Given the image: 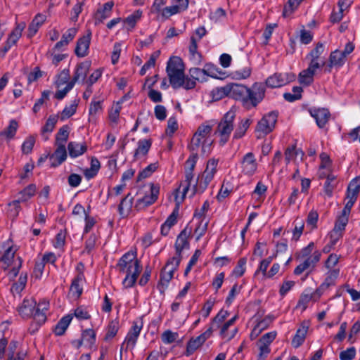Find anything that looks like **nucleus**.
<instances>
[{"label": "nucleus", "mask_w": 360, "mask_h": 360, "mask_svg": "<svg viewBox=\"0 0 360 360\" xmlns=\"http://www.w3.org/2000/svg\"><path fill=\"white\" fill-rule=\"evenodd\" d=\"M309 326L310 323L309 321H304L300 323L291 342L293 347L298 348L304 343Z\"/></svg>", "instance_id": "nucleus-18"}, {"label": "nucleus", "mask_w": 360, "mask_h": 360, "mask_svg": "<svg viewBox=\"0 0 360 360\" xmlns=\"http://www.w3.org/2000/svg\"><path fill=\"white\" fill-rule=\"evenodd\" d=\"M197 39L194 36L191 37V42L188 46V51L191 56V59L195 62L200 61V54L198 52Z\"/></svg>", "instance_id": "nucleus-55"}, {"label": "nucleus", "mask_w": 360, "mask_h": 360, "mask_svg": "<svg viewBox=\"0 0 360 360\" xmlns=\"http://www.w3.org/2000/svg\"><path fill=\"white\" fill-rule=\"evenodd\" d=\"M77 105L78 101L75 100L69 105L65 106L58 115L60 120L64 121L72 116L76 112Z\"/></svg>", "instance_id": "nucleus-43"}, {"label": "nucleus", "mask_w": 360, "mask_h": 360, "mask_svg": "<svg viewBox=\"0 0 360 360\" xmlns=\"http://www.w3.org/2000/svg\"><path fill=\"white\" fill-rule=\"evenodd\" d=\"M314 75L306 70L301 71L298 75L299 82L304 86H309L314 82Z\"/></svg>", "instance_id": "nucleus-61"}, {"label": "nucleus", "mask_w": 360, "mask_h": 360, "mask_svg": "<svg viewBox=\"0 0 360 360\" xmlns=\"http://www.w3.org/2000/svg\"><path fill=\"white\" fill-rule=\"evenodd\" d=\"M152 142L150 139H141L138 141L134 157L139 158L146 155L151 147Z\"/></svg>", "instance_id": "nucleus-39"}, {"label": "nucleus", "mask_w": 360, "mask_h": 360, "mask_svg": "<svg viewBox=\"0 0 360 360\" xmlns=\"http://www.w3.org/2000/svg\"><path fill=\"white\" fill-rule=\"evenodd\" d=\"M338 275L339 270L333 269L329 271L324 282L316 291V294H317L318 297H320L325 290L328 288L330 285H333L335 284V281L338 278Z\"/></svg>", "instance_id": "nucleus-31"}, {"label": "nucleus", "mask_w": 360, "mask_h": 360, "mask_svg": "<svg viewBox=\"0 0 360 360\" xmlns=\"http://www.w3.org/2000/svg\"><path fill=\"white\" fill-rule=\"evenodd\" d=\"M324 51V45L322 43H318L316 47L311 51L307 56L311 61L321 62L320 56Z\"/></svg>", "instance_id": "nucleus-56"}, {"label": "nucleus", "mask_w": 360, "mask_h": 360, "mask_svg": "<svg viewBox=\"0 0 360 360\" xmlns=\"http://www.w3.org/2000/svg\"><path fill=\"white\" fill-rule=\"evenodd\" d=\"M320 160L321 164L317 173L319 179H323L336 175L334 172L332 160L326 153H322L320 155Z\"/></svg>", "instance_id": "nucleus-17"}, {"label": "nucleus", "mask_w": 360, "mask_h": 360, "mask_svg": "<svg viewBox=\"0 0 360 360\" xmlns=\"http://www.w3.org/2000/svg\"><path fill=\"white\" fill-rule=\"evenodd\" d=\"M58 119H59L58 115H50L49 117V118L47 119L45 125L42 127L41 132L42 133L51 132L53 130Z\"/></svg>", "instance_id": "nucleus-59"}, {"label": "nucleus", "mask_w": 360, "mask_h": 360, "mask_svg": "<svg viewBox=\"0 0 360 360\" xmlns=\"http://www.w3.org/2000/svg\"><path fill=\"white\" fill-rule=\"evenodd\" d=\"M143 326V323L141 319H136L133 321L132 326L127 332L121 346V351L124 349V348H125V350L131 351L135 348Z\"/></svg>", "instance_id": "nucleus-9"}, {"label": "nucleus", "mask_w": 360, "mask_h": 360, "mask_svg": "<svg viewBox=\"0 0 360 360\" xmlns=\"http://www.w3.org/2000/svg\"><path fill=\"white\" fill-rule=\"evenodd\" d=\"M180 186L182 189L179 190L178 192H181V198L176 197L179 202H183L188 191H191V196L193 195L196 192L197 181L194 179L193 172H185V180L181 183Z\"/></svg>", "instance_id": "nucleus-12"}, {"label": "nucleus", "mask_w": 360, "mask_h": 360, "mask_svg": "<svg viewBox=\"0 0 360 360\" xmlns=\"http://www.w3.org/2000/svg\"><path fill=\"white\" fill-rule=\"evenodd\" d=\"M101 168V164L96 158H92L91 160V166L84 172V175L87 179L94 178L98 172Z\"/></svg>", "instance_id": "nucleus-49"}, {"label": "nucleus", "mask_w": 360, "mask_h": 360, "mask_svg": "<svg viewBox=\"0 0 360 360\" xmlns=\"http://www.w3.org/2000/svg\"><path fill=\"white\" fill-rule=\"evenodd\" d=\"M251 120L250 119L241 120L233 134V138L238 139L242 138L245 134L248 129L250 127Z\"/></svg>", "instance_id": "nucleus-46"}, {"label": "nucleus", "mask_w": 360, "mask_h": 360, "mask_svg": "<svg viewBox=\"0 0 360 360\" xmlns=\"http://www.w3.org/2000/svg\"><path fill=\"white\" fill-rule=\"evenodd\" d=\"M57 148L54 153L50 156L51 166L56 167L61 165L67 158V150L65 146L62 144L56 145Z\"/></svg>", "instance_id": "nucleus-26"}, {"label": "nucleus", "mask_w": 360, "mask_h": 360, "mask_svg": "<svg viewBox=\"0 0 360 360\" xmlns=\"http://www.w3.org/2000/svg\"><path fill=\"white\" fill-rule=\"evenodd\" d=\"M345 58L343 57L341 51L335 50L331 52L329 58V66L332 67H342L345 63Z\"/></svg>", "instance_id": "nucleus-41"}, {"label": "nucleus", "mask_w": 360, "mask_h": 360, "mask_svg": "<svg viewBox=\"0 0 360 360\" xmlns=\"http://www.w3.org/2000/svg\"><path fill=\"white\" fill-rule=\"evenodd\" d=\"M212 131V127L210 124H202L200 125L191 139L190 143L191 150L196 151L201 148L202 154H209L210 153V146L212 143V140L210 138Z\"/></svg>", "instance_id": "nucleus-3"}, {"label": "nucleus", "mask_w": 360, "mask_h": 360, "mask_svg": "<svg viewBox=\"0 0 360 360\" xmlns=\"http://www.w3.org/2000/svg\"><path fill=\"white\" fill-rule=\"evenodd\" d=\"M113 6L114 3L112 1H108L101 8H98L95 15L96 22H103L105 19L110 18Z\"/></svg>", "instance_id": "nucleus-34"}, {"label": "nucleus", "mask_w": 360, "mask_h": 360, "mask_svg": "<svg viewBox=\"0 0 360 360\" xmlns=\"http://www.w3.org/2000/svg\"><path fill=\"white\" fill-rule=\"evenodd\" d=\"M103 99L98 100L96 96H94L89 107V121L95 122L98 115L103 112Z\"/></svg>", "instance_id": "nucleus-25"}, {"label": "nucleus", "mask_w": 360, "mask_h": 360, "mask_svg": "<svg viewBox=\"0 0 360 360\" xmlns=\"http://www.w3.org/2000/svg\"><path fill=\"white\" fill-rule=\"evenodd\" d=\"M91 32L88 30L86 34L80 37L77 42L75 48V54L78 57L83 58L88 55L89 45L91 42Z\"/></svg>", "instance_id": "nucleus-21"}, {"label": "nucleus", "mask_w": 360, "mask_h": 360, "mask_svg": "<svg viewBox=\"0 0 360 360\" xmlns=\"http://www.w3.org/2000/svg\"><path fill=\"white\" fill-rule=\"evenodd\" d=\"M123 103V100H120V101L114 103L111 108L109 110V119L111 122L114 123H117L119 117L120 113L122 110V103Z\"/></svg>", "instance_id": "nucleus-51"}, {"label": "nucleus", "mask_w": 360, "mask_h": 360, "mask_svg": "<svg viewBox=\"0 0 360 360\" xmlns=\"http://www.w3.org/2000/svg\"><path fill=\"white\" fill-rule=\"evenodd\" d=\"M95 342L96 333L93 329L84 330L82 333L81 339L74 342L77 347L84 345L87 348H91L95 345Z\"/></svg>", "instance_id": "nucleus-24"}, {"label": "nucleus", "mask_w": 360, "mask_h": 360, "mask_svg": "<svg viewBox=\"0 0 360 360\" xmlns=\"http://www.w3.org/2000/svg\"><path fill=\"white\" fill-rule=\"evenodd\" d=\"M117 267L120 273L126 274L122 281L124 288H131L136 283L141 271L140 262L136 257V251L125 253L119 260Z\"/></svg>", "instance_id": "nucleus-1"}, {"label": "nucleus", "mask_w": 360, "mask_h": 360, "mask_svg": "<svg viewBox=\"0 0 360 360\" xmlns=\"http://www.w3.org/2000/svg\"><path fill=\"white\" fill-rule=\"evenodd\" d=\"M181 257L174 255L167 262L160 274V280L158 284V288L161 293H164L167 288L170 281L174 278V274L177 270Z\"/></svg>", "instance_id": "nucleus-5"}, {"label": "nucleus", "mask_w": 360, "mask_h": 360, "mask_svg": "<svg viewBox=\"0 0 360 360\" xmlns=\"http://www.w3.org/2000/svg\"><path fill=\"white\" fill-rule=\"evenodd\" d=\"M295 75L290 72L275 73L266 80V85L271 88H279L294 81Z\"/></svg>", "instance_id": "nucleus-11"}, {"label": "nucleus", "mask_w": 360, "mask_h": 360, "mask_svg": "<svg viewBox=\"0 0 360 360\" xmlns=\"http://www.w3.org/2000/svg\"><path fill=\"white\" fill-rule=\"evenodd\" d=\"M147 186L148 190L146 191L144 195L138 198L136 201L134 207L139 211L151 205L158 198L160 193L159 184L150 183Z\"/></svg>", "instance_id": "nucleus-8"}, {"label": "nucleus", "mask_w": 360, "mask_h": 360, "mask_svg": "<svg viewBox=\"0 0 360 360\" xmlns=\"http://www.w3.org/2000/svg\"><path fill=\"white\" fill-rule=\"evenodd\" d=\"M326 180L324 183L323 191L324 193L329 198L333 195V190L337 186V175L330 176V177L325 178Z\"/></svg>", "instance_id": "nucleus-47"}, {"label": "nucleus", "mask_w": 360, "mask_h": 360, "mask_svg": "<svg viewBox=\"0 0 360 360\" xmlns=\"http://www.w3.org/2000/svg\"><path fill=\"white\" fill-rule=\"evenodd\" d=\"M212 327L210 326L204 333L196 338H191L187 343L186 355L190 356L196 349L201 347L203 343L211 337L212 334Z\"/></svg>", "instance_id": "nucleus-13"}, {"label": "nucleus", "mask_w": 360, "mask_h": 360, "mask_svg": "<svg viewBox=\"0 0 360 360\" xmlns=\"http://www.w3.org/2000/svg\"><path fill=\"white\" fill-rule=\"evenodd\" d=\"M20 200H15L8 204L7 214L11 219H15L21 210L20 206Z\"/></svg>", "instance_id": "nucleus-52"}, {"label": "nucleus", "mask_w": 360, "mask_h": 360, "mask_svg": "<svg viewBox=\"0 0 360 360\" xmlns=\"http://www.w3.org/2000/svg\"><path fill=\"white\" fill-rule=\"evenodd\" d=\"M19 127L18 122L12 119L9 121L8 125L0 131V141L9 142L13 139Z\"/></svg>", "instance_id": "nucleus-23"}, {"label": "nucleus", "mask_w": 360, "mask_h": 360, "mask_svg": "<svg viewBox=\"0 0 360 360\" xmlns=\"http://www.w3.org/2000/svg\"><path fill=\"white\" fill-rule=\"evenodd\" d=\"M276 335V331H271L262 335L258 343L259 351H262L263 349H266L268 352H270L271 349L269 345L275 340Z\"/></svg>", "instance_id": "nucleus-37"}, {"label": "nucleus", "mask_w": 360, "mask_h": 360, "mask_svg": "<svg viewBox=\"0 0 360 360\" xmlns=\"http://www.w3.org/2000/svg\"><path fill=\"white\" fill-rule=\"evenodd\" d=\"M37 188L35 184H30L19 193L20 198L18 200L25 202L35 195Z\"/></svg>", "instance_id": "nucleus-50"}, {"label": "nucleus", "mask_w": 360, "mask_h": 360, "mask_svg": "<svg viewBox=\"0 0 360 360\" xmlns=\"http://www.w3.org/2000/svg\"><path fill=\"white\" fill-rule=\"evenodd\" d=\"M236 319L237 316H235L226 321L221 326L220 330V335L223 339H225L226 340H230L235 337L238 332L237 328L233 327V328L231 330H229V328L233 326Z\"/></svg>", "instance_id": "nucleus-28"}, {"label": "nucleus", "mask_w": 360, "mask_h": 360, "mask_svg": "<svg viewBox=\"0 0 360 360\" xmlns=\"http://www.w3.org/2000/svg\"><path fill=\"white\" fill-rule=\"evenodd\" d=\"M70 134V128L67 125H64L60 127L56 135V145L62 144L65 146V143L68 139Z\"/></svg>", "instance_id": "nucleus-48"}, {"label": "nucleus", "mask_w": 360, "mask_h": 360, "mask_svg": "<svg viewBox=\"0 0 360 360\" xmlns=\"http://www.w3.org/2000/svg\"><path fill=\"white\" fill-rule=\"evenodd\" d=\"M218 160L212 158L207 161L206 168L200 179V186L205 188L207 185L212 181L217 172L218 165Z\"/></svg>", "instance_id": "nucleus-14"}, {"label": "nucleus", "mask_w": 360, "mask_h": 360, "mask_svg": "<svg viewBox=\"0 0 360 360\" xmlns=\"http://www.w3.org/2000/svg\"><path fill=\"white\" fill-rule=\"evenodd\" d=\"M68 150L70 156L72 158H76L82 155L86 151L87 146L84 142L71 141L68 145Z\"/></svg>", "instance_id": "nucleus-32"}, {"label": "nucleus", "mask_w": 360, "mask_h": 360, "mask_svg": "<svg viewBox=\"0 0 360 360\" xmlns=\"http://www.w3.org/2000/svg\"><path fill=\"white\" fill-rule=\"evenodd\" d=\"M321 253L319 250H315L310 256L306 257L304 260L309 267L313 269L316 263H318L321 259Z\"/></svg>", "instance_id": "nucleus-62"}, {"label": "nucleus", "mask_w": 360, "mask_h": 360, "mask_svg": "<svg viewBox=\"0 0 360 360\" xmlns=\"http://www.w3.org/2000/svg\"><path fill=\"white\" fill-rule=\"evenodd\" d=\"M294 228L292 231V240H298L302 236L304 227V223L302 219H296L294 223Z\"/></svg>", "instance_id": "nucleus-54"}, {"label": "nucleus", "mask_w": 360, "mask_h": 360, "mask_svg": "<svg viewBox=\"0 0 360 360\" xmlns=\"http://www.w3.org/2000/svg\"><path fill=\"white\" fill-rule=\"evenodd\" d=\"M35 136L30 135L28 136L23 141L21 146V150L23 154H29L32 152L33 147L35 144Z\"/></svg>", "instance_id": "nucleus-57"}, {"label": "nucleus", "mask_w": 360, "mask_h": 360, "mask_svg": "<svg viewBox=\"0 0 360 360\" xmlns=\"http://www.w3.org/2000/svg\"><path fill=\"white\" fill-rule=\"evenodd\" d=\"M210 96L213 101H219L228 96L227 86L217 87L210 92Z\"/></svg>", "instance_id": "nucleus-58"}, {"label": "nucleus", "mask_w": 360, "mask_h": 360, "mask_svg": "<svg viewBox=\"0 0 360 360\" xmlns=\"http://www.w3.org/2000/svg\"><path fill=\"white\" fill-rule=\"evenodd\" d=\"M191 231L184 229L177 236L175 243L176 255L181 256L183 250L188 248L189 243L188 241Z\"/></svg>", "instance_id": "nucleus-29"}, {"label": "nucleus", "mask_w": 360, "mask_h": 360, "mask_svg": "<svg viewBox=\"0 0 360 360\" xmlns=\"http://www.w3.org/2000/svg\"><path fill=\"white\" fill-rule=\"evenodd\" d=\"M120 329V323L117 319L112 320L105 329V335L104 340L106 342L110 341L115 338Z\"/></svg>", "instance_id": "nucleus-38"}, {"label": "nucleus", "mask_w": 360, "mask_h": 360, "mask_svg": "<svg viewBox=\"0 0 360 360\" xmlns=\"http://www.w3.org/2000/svg\"><path fill=\"white\" fill-rule=\"evenodd\" d=\"M54 85L58 89L55 94V97L57 99H63L75 86L72 79L70 80L69 70H63L56 77Z\"/></svg>", "instance_id": "nucleus-7"}, {"label": "nucleus", "mask_w": 360, "mask_h": 360, "mask_svg": "<svg viewBox=\"0 0 360 360\" xmlns=\"http://www.w3.org/2000/svg\"><path fill=\"white\" fill-rule=\"evenodd\" d=\"M278 117V113L271 112L265 115L257 122L255 132L257 138L264 136L273 131L275 127Z\"/></svg>", "instance_id": "nucleus-10"}, {"label": "nucleus", "mask_w": 360, "mask_h": 360, "mask_svg": "<svg viewBox=\"0 0 360 360\" xmlns=\"http://www.w3.org/2000/svg\"><path fill=\"white\" fill-rule=\"evenodd\" d=\"M158 163H152L144 168L141 172H139L137 180L141 181L146 178H148L152 175V174L157 169Z\"/></svg>", "instance_id": "nucleus-60"}, {"label": "nucleus", "mask_w": 360, "mask_h": 360, "mask_svg": "<svg viewBox=\"0 0 360 360\" xmlns=\"http://www.w3.org/2000/svg\"><path fill=\"white\" fill-rule=\"evenodd\" d=\"M134 198L131 195L130 193H128L120 202L118 206V212L120 215L122 217H127L130 213L132 205H133Z\"/></svg>", "instance_id": "nucleus-35"}, {"label": "nucleus", "mask_w": 360, "mask_h": 360, "mask_svg": "<svg viewBox=\"0 0 360 360\" xmlns=\"http://www.w3.org/2000/svg\"><path fill=\"white\" fill-rule=\"evenodd\" d=\"M166 72L169 83L174 89L179 88L184 75V65L182 60L177 56H173L167 61Z\"/></svg>", "instance_id": "nucleus-4"}, {"label": "nucleus", "mask_w": 360, "mask_h": 360, "mask_svg": "<svg viewBox=\"0 0 360 360\" xmlns=\"http://www.w3.org/2000/svg\"><path fill=\"white\" fill-rule=\"evenodd\" d=\"M72 317L71 315L63 316L55 327L54 332L56 335H62L64 334L69 326Z\"/></svg>", "instance_id": "nucleus-42"}, {"label": "nucleus", "mask_w": 360, "mask_h": 360, "mask_svg": "<svg viewBox=\"0 0 360 360\" xmlns=\"http://www.w3.org/2000/svg\"><path fill=\"white\" fill-rule=\"evenodd\" d=\"M360 191V178L352 179L347 190L346 203L354 205Z\"/></svg>", "instance_id": "nucleus-20"}, {"label": "nucleus", "mask_w": 360, "mask_h": 360, "mask_svg": "<svg viewBox=\"0 0 360 360\" xmlns=\"http://www.w3.org/2000/svg\"><path fill=\"white\" fill-rule=\"evenodd\" d=\"M15 252L16 249L12 240H7L0 243V262L3 263L5 269L13 264V267L9 272L13 278L18 275L22 265L21 258L20 257L15 258Z\"/></svg>", "instance_id": "nucleus-2"}, {"label": "nucleus", "mask_w": 360, "mask_h": 360, "mask_svg": "<svg viewBox=\"0 0 360 360\" xmlns=\"http://www.w3.org/2000/svg\"><path fill=\"white\" fill-rule=\"evenodd\" d=\"M236 117L235 111L230 110L223 117L219 122L216 133L220 136V143L225 144L233 129V122Z\"/></svg>", "instance_id": "nucleus-6"}, {"label": "nucleus", "mask_w": 360, "mask_h": 360, "mask_svg": "<svg viewBox=\"0 0 360 360\" xmlns=\"http://www.w3.org/2000/svg\"><path fill=\"white\" fill-rule=\"evenodd\" d=\"M142 11L136 10L126 18L122 20V28L127 32L132 31L136 25V23L141 20Z\"/></svg>", "instance_id": "nucleus-30"}, {"label": "nucleus", "mask_w": 360, "mask_h": 360, "mask_svg": "<svg viewBox=\"0 0 360 360\" xmlns=\"http://www.w3.org/2000/svg\"><path fill=\"white\" fill-rule=\"evenodd\" d=\"M265 86L263 84L255 83L252 88H248L245 101H250L252 106H256L264 97Z\"/></svg>", "instance_id": "nucleus-15"}, {"label": "nucleus", "mask_w": 360, "mask_h": 360, "mask_svg": "<svg viewBox=\"0 0 360 360\" xmlns=\"http://www.w3.org/2000/svg\"><path fill=\"white\" fill-rule=\"evenodd\" d=\"M36 307V302L32 298H25L22 303L18 307V312L23 318H28L32 316Z\"/></svg>", "instance_id": "nucleus-27"}, {"label": "nucleus", "mask_w": 360, "mask_h": 360, "mask_svg": "<svg viewBox=\"0 0 360 360\" xmlns=\"http://www.w3.org/2000/svg\"><path fill=\"white\" fill-rule=\"evenodd\" d=\"M226 86L229 97L245 101L246 94L248 92V88L247 86L234 83L229 84Z\"/></svg>", "instance_id": "nucleus-19"}, {"label": "nucleus", "mask_w": 360, "mask_h": 360, "mask_svg": "<svg viewBox=\"0 0 360 360\" xmlns=\"http://www.w3.org/2000/svg\"><path fill=\"white\" fill-rule=\"evenodd\" d=\"M309 112L320 128L325 127L330 117V114L326 108H311L309 110Z\"/></svg>", "instance_id": "nucleus-22"}, {"label": "nucleus", "mask_w": 360, "mask_h": 360, "mask_svg": "<svg viewBox=\"0 0 360 360\" xmlns=\"http://www.w3.org/2000/svg\"><path fill=\"white\" fill-rule=\"evenodd\" d=\"M90 66L91 63L89 61L82 62L77 65L72 77V81L75 84L80 79L82 81L85 79L90 69Z\"/></svg>", "instance_id": "nucleus-33"}, {"label": "nucleus", "mask_w": 360, "mask_h": 360, "mask_svg": "<svg viewBox=\"0 0 360 360\" xmlns=\"http://www.w3.org/2000/svg\"><path fill=\"white\" fill-rule=\"evenodd\" d=\"M25 27V23H20V24L17 25L15 28L8 35V37L6 42L11 46H14L17 43V41L19 40V39L21 37L22 32Z\"/></svg>", "instance_id": "nucleus-40"}, {"label": "nucleus", "mask_w": 360, "mask_h": 360, "mask_svg": "<svg viewBox=\"0 0 360 360\" xmlns=\"http://www.w3.org/2000/svg\"><path fill=\"white\" fill-rule=\"evenodd\" d=\"M177 221V213L174 211L166 219V221L161 226V233L163 236H167L170 229L176 223Z\"/></svg>", "instance_id": "nucleus-44"}, {"label": "nucleus", "mask_w": 360, "mask_h": 360, "mask_svg": "<svg viewBox=\"0 0 360 360\" xmlns=\"http://www.w3.org/2000/svg\"><path fill=\"white\" fill-rule=\"evenodd\" d=\"M46 15L42 14L37 15L29 26V35L30 37L34 35L39 27L45 22Z\"/></svg>", "instance_id": "nucleus-45"}, {"label": "nucleus", "mask_w": 360, "mask_h": 360, "mask_svg": "<svg viewBox=\"0 0 360 360\" xmlns=\"http://www.w3.org/2000/svg\"><path fill=\"white\" fill-rule=\"evenodd\" d=\"M301 0H288V4L285 6L283 15L285 17L290 15L292 12L298 7Z\"/></svg>", "instance_id": "nucleus-63"}, {"label": "nucleus", "mask_w": 360, "mask_h": 360, "mask_svg": "<svg viewBox=\"0 0 360 360\" xmlns=\"http://www.w3.org/2000/svg\"><path fill=\"white\" fill-rule=\"evenodd\" d=\"M302 88L301 86H294L292 92H287L283 94V98L288 102H294L302 97Z\"/></svg>", "instance_id": "nucleus-53"}, {"label": "nucleus", "mask_w": 360, "mask_h": 360, "mask_svg": "<svg viewBox=\"0 0 360 360\" xmlns=\"http://www.w3.org/2000/svg\"><path fill=\"white\" fill-rule=\"evenodd\" d=\"M240 165L242 173L249 176L256 172L258 167L255 155L251 152L246 153L243 157Z\"/></svg>", "instance_id": "nucleus-16"}, {"label": "nucleus", "mask_w": 360, "mask_h": 360, "mask_svg": "<svg viewBox=\"0 0 360 360\" xmlns=\"http://www.w3.org/2000/svg\"><path fill=\"white\" fill-rule=\"evenodd\" d=\"M189 74L195 82L199 81L203 82L206 81L204 69H200L198 68H191Z\"/></svg>", "instance_id": "nucleus-64"}, {"label": "nucleus", "mask_w": 360, "mask_h": 360, "mask_svg": "<svg viewBox=\"0 0 360 360\" xmlns=\"http://www.w3.org/2000/svg\"><path fill=\"white\" fill-rule=\"evenodd\" d=\"M84 280L83 274H79L73 280L70 289V293L75 297H79L82 293V283Z\"/></svg>", "instance_id": "nucleus-36"}]
</instances>
